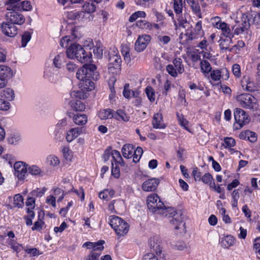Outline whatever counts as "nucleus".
<instances>
[{
  "instance_id": "13",
  "label": "nucleus",
  "mask_w": 260,
  "mask_h": 260,
  "mask_svg": "<svg viewBox=\"0 0 260 260\" xmlns=\"http://www.w3.org/2000/svg\"><path fill=\"white\" fill-rule=\"evenodd\" d=\"M150 40L151 37L149 35H143L140 36L135 42V47L136 50L138 52L144 50L150 42Z\"/></svg>"
},
{
  "instance_id": "5",
  "label": "nucleus",
  "mask_w": 260,
  "mask_h": 260,
  "mask_svg": "<svg viewBox=\"0 0 260 260\" xmlns=\"http://www.w3.org/2000/svg\"><path fill=\"white\" fill-rule=\"evenodd\" d=\"M237 100L240 105L243 108L249 109H256V98L248 93H243L237 96Z\"/></svg>"
},
{
  "instance_id": "8",
  "label": "nucleus",
  "mask_w": 260,
  "mask_h": 260,
  "mask_svg": "<svg viewBox=\"0 0 260 260\" xmlns=\"http://www.w3.org/2000/svg\"><path fill=\"white\" fill-rule=\"evenodd\" d=\"M121 61L120 55L110 54L108 66L109 71L112 73H116L120 70Z\"/></svg>"
},
{
  "instance_id": "56",
  "label": "nucleus",
  "mask_w": 260,
  "mask_h": 260,
  "mask_svg": "<svg viewBox=\"0 0 260 260\" xmlns=\"http://www.w3.org/2000/svg\"><path fill=\"white\" fill-rule=\"evenodd\" d=\"M72 108L76 111H82L85 109V105L80 101H77L73 104Z\"/></svg>"
},
{
  "instance_id": "28",
  "label": "nucleus",
  "mask_w": 260,
  "mask_h": 260,
  "mask_svg": "<svg viewBox=\"0 0 260 260\" xmlns=\"http://www.w3.org/2000/svg\"><path fill=\"white\" fill-rule=\"evenodd\" d=\"M114 194L113 189H105L99 193V197L101 199L108 201L113 197Z\"/></svg>"
},
{
  "instance_id": "47",
  "label": "nucleus",
  "mask_w": 260,
  "mask_h": 260,
  "mask_svg": "<svg viewBox=\"0 0 260 260\" xmlns=\"http://www.w3.org/2000/svg\"><path fill=\"white\" fill-rule=\"evenodd\" d=\"M23 199L19 194H16L14 197V206L18 208L22 207L23 205Z\"/></svg>"
},
{
  "instance_id": "63",
  "label": "nucleus",
  "mask_w": 260,
  "mask_h": 260,
  "mask_svg": "<svg viewBox=\"0 0 260 260\" xmlns=\"http://www.w3.org/2000/svg\"><path fill=\"white\" fill-rule=\"evenodd\" d=\"M150 245L151 249L155 251L156 254L157 255H160L161 253V248L159 244L157 243H155L154 242H153L152 243V241L150 242Z\"/></svg>"
},
{
  "instance_id": "15",
  "label": "nucleus",
  "mask_w": 260,
  "mask_h": 260,
  "mask_svg": "<svg viewBox=\"0 0 260 260\" xmlns=\"http://www.w3.org/2000/svg\"><path fill=\"white\" fill-rule=\"evenodd\" d=\"M2 31L6 36L10 37H13L17 34L18 29L16 26L9 22L2 23Z\"/></svg>"
},
{
  "instance_id": "4",
  "label": "nucleus",
  "mask_w": 260,
  "mask_h": 260,
  "mask_svg": "<svg viewBox=\"0 0 260 260\" xmlns=\"http://www.w3.org/2000/svg\"><path fill=\"white\" fill-rule=\"evenodd\" d=\"M109 223L119 236L125 235L129 230V225L127 223L117 216H110Z\"/></svg>"
},
{
  "instance_id": "45",
  "label": "nucleus",
  "mask_w": 260,
  "mask_h": 260,
  "mask_svg": "<svg viewBox=\"0 0 260 260\" xmlns=\"http://www.w3.org/2000/svg\"><path fill=\"white\" fill-rule=\"evenodd\" d=\"M42 173L41 170L37 166H28L27 175L30 174L32 175L37 176L41 175Z\"/></svg>"
},
{
  "instance_id": "40",
  "label": "nucleus",
  "mask_w": 260,
  "mask_h": 260,
  "mask_svg": "<svg viewBox=\"0 0 260 260\" xmlns=\"http://www.w3.org/2000/svg\"><path fill=\"white\" fill-rule=\"evenodd\" d=\"M187 3L190 5L192 10L194 13H199L201 11L200 6L198 1L195 0H186Z\"/></svg>"
},
{
  "instance_id": "62",
  "label": "nucleus",
  "mask_w": 260,
  "mask_h": 260,
  "mask_svg": "<svg viewBox=\"0 0 260 260\" xmlns=\"http://www.w3.org/2000/svg\"><path fill=\"white\" fill-rule=\"evenodd\" d=\"M10 108V104L3 99H0V110L7 111Z\"/></svg>"
},
{
  "instance_id": "25",
  "label": "nucleus",
  "mask_w": 260,
  "mask_h": 260,
  "mask_svg": "<svg viewBox=\"0 0 260 260\" xmlns=\"http://www.w3.org/2000/svg\"><path fill=\"white\" fill-rule=\"evenodd\" d=\"M135 149L134 146L132 144H125L122 148V153L124 157L129 158L133 156Z\"/></svg>"
},
{
  "instance_id": "37",
  "label": "nucleus",
  "mask_w": 260,
  "mask_h": 260,
  "mask_svg": "<svg viewBox=\"0 0 260 260\" xmlns=\"http://www.w3.org/2000/svg\"><path fill=\"white\" fill-rule=\"evenodd\" d=\"M145 93L150 102L152 103L155 101V92L151 86H148L146 87L145 88Z\"/></svg>"
},
{
  "instance_id": "31",
  "label": "nucleus",
  "mask_w": 260,
  "mask_h": 260,
  "mask_svg": "<svg viewBox=\"0 0 260 260\" xmlns=\"http://www.w3.org/2000/svg\"><path fill=\"white\" fill-rule=\"evenodd\" d=\"M114 118L117 120H123L125 122L129 120V116H128L123 110H118L116 113H114Z\"/></svg>"
},
{
  "instance_id": "3",
  "label": "nucleus",
  "mask_w": 260,
  "mask_h": 260,
  "mask_svg": "<svg viewBox=\"0 0 260 260\" xmlns=\"http://www.w3.org/2000/svg\"><path fill=\"white\" fill-rule=\"evenodd\" d=\"M162 211L160 212V215L168 217H173L171 222L174 225L175 230H179L180 226H184L185 223L183 221V217L181 211L177 212L176 210L172 207H166L164 205Z\"/></svg>"
},
{
  "instance_id": "9",
  "label": "nucleus",
  "mask_w": 260,
  "mask_h": 260,
  "mask_svg": "<svg viewBox=\"0 0 260 260\" xmlns=\"http://www.w3.org/2000/svg\"><path fill=\"white\" fill-rule=\"evenodd\" d=\"M241 84L244 90L250 92H257V88L258 86L257 85L256 82H254L250 77L244 76L241 80Z\"/></svg>"
},
{
  "instance_id": "50",
  "label": "nucleus",
  "mask_w": 260,
  "mask_h": 260,
  "mask_svg": "<svg viewBox=\"0 0 260 260\" xmlns=\"http://www.w3.org/2000/svg\"><path fill=\"white\" fill-rule=\"evenodd\" d=\"M210 73V77L212 80L214 81H217L220 80L221 77L222 72L221 70H214L213 71L211 70Z\"/></svg>"
},
{
  "instance_id": "24",
  "label": "nucleus",
  "mask_w": 260,
  "mask_h": 260,
  "mask_svg": "<svg viewBox=\"0 0 260 260\" xmlns=\"http://www.w3.org/2000/svg\"><path fill=\"white\" fill-rule=\"evenodd\" d=\"M98 116L101 120H106L114 118V111L111 109H103L99 112Z\"/></svg>"
},
{
  "instance_id": "29",
  "label": "nucleus",
  "mask_w": 260,
  "mask_h": 260,
  "mask_svg": "<svg viewBox=\"0 0 260 260\" xmlns=\"http://www.w3.org/2000/svg\"><path fill=\"white\" fill-rule=\"evenodd\" d=\"M65 56L64 53H60L55 56L53 60V63L54 67L56 68H60L65 62Z\"/></svg>"
},
{
  "instance_id": "19",
  "label": "nucleus",
  "mask_w": 260,
  "mask_h": 260,
  "mask_svg": "<svg viewBox=\"0 0 260 260\" xmlns=\"http://www.w3.org/2000/svg\"><path fill=\"white\" fill-rule=\"evenodd\" d=\"M58 71L53 67H48L45 69L44 76L50 81L53 82L56 80L58 76Z\"/></svg>"
},
{
  "instance_id": "21",
  "label": "nucleus",
  "mask_w": 260,
  "mask_h": 260,
  "mask_svg": "<svg viewBox=\"0 0 260 260\" xmlns=\"http://www.w3.org/2000/svg\"><path fill=\"white\" fill-rule=\"evenodd\" d=\"M239 137L242 140H248L251 143H254L257 140V135L256 133L249 130L240 133Z\"/></svg>"
},
{
  "instance_id": "49",
  "label": "nucleus",
  "mask_w": 260,
  "mask_h": 260,
  "mask_svg": "<svg viewBox=\"0 0 260 260\" xmlns=\"http://www.w3.org/2000/svg\"><path fill=\"white\" fill-rule=\"evenodd\" d=\"M143 153V150L142 148L140 147H138L136 150L134 151L133 153V161L135 162H137L139 161L142 154Z\"/></svg>"
},
{
  "instance_id": "41",
  "label": "nucleus",
  "mask_w": 260,
  "mask_h": 260,
  "mask_svg": "<svg viewBox=\"0 0 260 260\" xmlns=\"http://www.w3.org/2000/svg\"><path fill=\"white\" fill-rule=\"evenodd\" d=\"M174 10L176 16L182 14V0H174Z\"/></svg>"
},
{
  "instance_id": "34",
  "label": "nucleus",
  "mask_w": 260,
  "mask_h": 260,
  "mask_svg": "<svg viewBox=\"0 0 260 260\" xmlns=\"http://www.w3.org/2000/svg\"><path fill=\"white\" fill-rule=\"evenodd\" d=\"M232 43V38H226L224 39H220L219 44L220 48L222 50H226L229 49L231 44Z\"/></svg>"
},
{
  "instance_id": "44",
  "label": "nucleus",
  "mask_w": 260,
  "mask_h": 260,
  "mask_svg": "<svg viewBox=\"0 0 260 260\" xmlns=\"http://www.w3.org/2000/svg\"><path fill=\"white\" fill-rule=\"evenodd\" d=\"M236 145V141L232 137H225L224 138V143L222 144V146L225 148H231Z\"/></svg>"
},
{
  "instance_id": "17",
  "label": "nucleus",
  "mask_w": 260,
  "mask_h": 260,
  "mask_svg": "<svg viewBox=\"0 0 260 260\" xmlns=\"http://www.w3.org/2000/svg\"><path fill=\"white\" fill-rule=\"evenodd\" d=\"M214 26L222 31V34L226 38H233L234 37V34L232 31L229 26L224 22H222L219 20L216 22Z\"/></svg>"
},
{
  "instance_id": "59",
  "label": "nucleus",
  "mask_w": 260,
  "mask_h": 260,
  "mask_svg": "<svg viewBox=\"0 0 260 260\" xmlns=\"http://www.w3.org/2000/svg\"><path fill=\"white\" fill-rule=\"evenodd\" d=\"M166 71L169 75L173 77H176L178 75V72L172 64H168L166 67Z\"/></svg>"
},
{
  "instance_id": "6",
  "label": "nucleus",
  "mask_w": 260,
  "mask_h": 260,
  "mask_svg": "<svg viewBox=\"0 0 260 260\" xmlns=\"http://www.w3.org/2000/svg\"><path fill=\"white\" fill-rule=\"evenodd\" d=\"M15 175L19 180H24L27 176L28 165L22 161H18L14 164Z\"/></svg>"
},
{
  "instance_id": "51",
  "label": "nucleus",
  "mask_w": 260,
  "mask_h": 260,
  "mask_svg": "<svg viewBox=\"0 0 260 260\" xmlns=\"http://www.w3.org/2000/svg\"><path fill=\"white\" fill-rule=\"evenodd\" d=\"M31 34L28 31H25L22 35L21 39V46L22 47H25L27 43L30 41L31 39Z\"/></svg>"
},
{
  "instance_id": "58",
  "label": "nucleus",
  "mask_w": 260,
  "mask_h": 260,
  "mask_svg": "<svg viewBox=\"0 0 260 260\" xmlns=\"http://www.w3.org/2000/svg\"><path fill=\"white\" fill-rule=\"evenodd\" d=\"M95 245H93L92 250L91 251H93L96 252V251H102L104 247L103 244L105 243V241L104 240H100L96 242H94Z\"/></svg>"
},
{
  "instance_id": "61",
  "label": "nucleus",
  "mask_w": 260,
  "mask_h": 260,
  "mask_svg": "<svg viewBox=\"0 0 260 260\" xmlns=\"http://www.w3.org/2000/svg\"><path fill=\"white\" fill-rule=\"evenodd\" d=\"M111 155L115 162L120 163V160H122L120 152L117 150H112L111 151Z\"/></svg>"
},
{
  "instance_id": "54",
  "label": "nucleus",
  "mask_w": 260,
  "mask_h": 260,
  "mask_svg": "<svg viewBox=\"0 0 260 260\" xmlns=\"http://www.w3.org/2000/svg\"><path fill=\"white\" fill-rule=\"evenodd\" d=\"M48 163L52 166H58L60 163L59 158L54 155H50L47 157Z\"/></svg>"
},
{
  "instance_id": "55",
  "label": "nucleus",
  "mask_w": 260,
  "mask_h": 260,
  "mask_svg": "<svg viewBox=\"0 0 260 260\" xmlns=\"http://www.w3.org/2000/svg\"><path fill=\"white\" fill-rule=\"evenodd\" d=\"M201 180L205 184H208L211 186V184L214 183L213 178L210 173H206L201 178Z\"/></svg>"
},
{
  "instance_id": "53",
  "label": "nucleus",
  "mask_w": 260,
  "mask_h": 260,
  "mask_svg": "<svg viewBox=\"0 0 260 260\" xmlns=\"http://www.w3.org/2000/svg\"><path fill=\"white\" fill-rule=\"evenodd\" d=\"M101 255V253L91 251L89 254L85 256L84 258V260H100L99 257Z\"/></svg>"
},
{
  "instance_id": "35",
  "label": "nucleus",
  "mask_w": 260,
  "mask_h": 260,
  "mask_svg": "<svg viewBox=\"0 0 260 260\" xmlns=\"http://www.w3.org/2000/svg\"><path fill=\"white\" fill-rule=\"evenodd\" d=\"M93 53L96 58H102L103 55V46L101 43H96L95 46L93 47Z\"/></svg>"
},
{
  "instance_id": "10",
  "label": "nucleus",
  "mask_w": 260,
  "mask_h": 260,
  "mask_svg": "<svg viewBox=\"0 0 260 260\" xmlns=\"http://www.w3.org/2000/svg\"><path fill=\"white\" fill-rule=\"evenodd\" d=\"M234 118L236 123L239 125L240 128L248 123L250 120L246 113L244 110L238 108L234 111Z\"/></svg>"
},
{
  "instance_id": "12",
  "label": "nucleus",
  "mask_w": 260,
  "mask_h": 260,
  "mask_svg": "<svg viewBox=\"0 0 260 260\" xmlns=\"http://www.w3.org/2000/svg\"><path fill=\"white\" fill-rule=\"evenodd\" d=\"M8 22L15 24L21 25L25 22V18L19 12L12 11L7 14Z\"/></svg>"
},
{
  "instance_id": "11",
  "label": "nucleus",
  "mask_w": 260,
  "mask_h": 260,
  "mask_svg": "<svg viewBox=\"0 0 260 260\" xmlns=\"http://www.w3.org/2000/svg\"><path fill=\"white\" fill-rule=\"evenodd\" d=\"M202 27V21H199L196 23L193 30L188 29L185 33V35L187 37V40L192 41L202 36L203 31Z\"/></svg>"
},
{
  "instance_id": "39",
  "label": "nucleus",
  "mask_w": 260,
  "mask_h": 260,
  "mask_svg": "<svg viewBox=\"0 0 260 260\" xmlns=\"http://www.w3.org/2000/svg\"><path fill=\"white\" fill-rule=\"evenodd\" d=\"M136 25L139 27L145 30H150L152 27V24L146 20H138L136 22Z\"/></svg>"
},
{
  "instance_id": "30",
  "label": "nucleus",
  "mask_w": 260,
  "mask_h": 260,
  "mask_svg": "<svg viewBox=\"0 0 260 260\" xmlns=\"http://www.w3.org/2000/svg\"><path fill=\"white\" fill-rule=\"evenodd\" d=\"M94 2L92 1H89V2H85L82 6L83 10L88 13H93L95 11L96 6L94 4Z\"/></svg>"
},
{
  "instance_id": "27",
  "label": "nucleus",
  "mask_w": 260,
  "mask_h": 260,
  "mask_svg": "<svg viewBox=\"0 0 260 260\" xmlns=\"http://www.w3.org/2000/svg\"><path fill=\"white\" fill-rule=\"evenodd\" d=\"M152 205L151 208H148L152 213L159 214L160 212L163 211L162 207H164V204L160 200L153 203Z\"/></svg>"
},
{
  "instance_id": "33",
  "label": "nucleus",
  "mask_w": 260,
  "mask_h": 260,
  "mask_svg": "<svg viewBox=\"0 0 260 260\" xmlns=\"http://www.w3.org/2000/svg\"><path fill=\"white\" fill-rule=\"evenodd\" d=\"M174 67L179 74H182L184 71V65L182 63V59L180 58H176L173 61Z\"/></svg>"
},
{
  "instance_id": "18",
  "label": "nucleus",
  "mask_w": 260,
  "mask_h": 260,
  "mask_svg": "<svg viewBox=\"0 0 260 260\" xmlns=\"http://www.w3.org/2000/svg\"><path fill=\"white\" fill-rule=\"evenodd\" d=\"M236 241V239L233 236L229 235L222 237L219 240V243L222 248L229 249L230 247L234 245Z\"/></svg>"
},
{
  "instance_id": "48",
  "label": "nucleus",
  "mask_w": 260,
  "mask_h": 260,
  "mask_svg": "<svg viewBox=\"0 0 260 260\" xmlns=\"http://www.w3.org/2000/svg\"><path fill=\"white\" fill-rule=\"evenodd\" d=\"M159 200H160L156 194H152L149 196L147 199V205L148 208H151L152 205V204Z\"/></svg>"
},
{
  "instance_id": "32",
  "label": "nucleus",
  "mask_w": 260,
  "mask_h": 260,
  "mask_svg": "<svg viewBox=\"0 0 260 260\" xmlns=\"http://www.w3.org/2000/svg\"><path fill=\"white\" fill-rule=\"evenodd\" d=\"M200 67L202 72L204 74H209L212 70L211 64L207 60H201Z\"/></svg>"
},
{
  "instance_id": "57",
  "label": "nucleus",
  "mask_w": 260,
  "mask_h": 260,
  "mask_svg": "<svg viewBox=\"0 0 260 260\" xmlns=\"http://www.w3.org/2000/svg\"><path fill=\"white\" fill-rule=\"evenodd\" d=\"M199 142L202 145L205 144L209 141V135L206 132L204 133H200L198 137Z\"/></svg>"
},
{
  "instance_id": "64",
  "label": "nucleus",
  "mask_w": 260,
  "mask_h": 260,
  "mask_svg": "<svg viewBox=\"0 0 260 260\" xmlns=\"http://www.w3.org/2000/svg\"><path fill=\"white\" fill-rule=\"evenodd\" d=\"M155 69L157 71H162L165 69L164 65L162 63L160 58H155L154 63Z\"/></svg>"
},
{
  "instance_id": "22",
  "label": "nucleus",
  "mask_w": 260,
  "mask_h": 260,
  "mask_svg": "<svg viewBox=\"0 0 260 260\" xmlns=\"http://www.w3.org/2000/svg\"><path fill=\"white\" fill-rule=\"evenodd\" d=\"M83 132L82 128L79 127L72 128L68 133L66 136L67 141L71 142L77 138Z\"/></svg>"
},
{
  "instance_id": "38",
  "label": "nucleus",
  "mask_w": 260,
  "mask_h": 260,
  "mask_svg": "<svg viewBox=\"0 0 260 260\" xmlns=\"http://www.w3.org/2000/svg\"><path fill=\"white\" fill-rule=\"evenodd\" d=\"M173 248L182 251L187 248L186 244L182 241H178L176 242H173L171 244Z\"/></svg>"
},
{
  "instance_id": "23",
  "label": "nucleus",
  "mask_w": 260,
  "mask_h": 260,
  "mask_svg": "<svg viewBox=\"0 0 260 260\" xmlns=\"http://www.w3.org/2000/svg\"><path fill=\"white\" fill-rule=\"evenodd\" d=\"M152 124L155 128H165L166 125L162 121V116L160 113H156L153 117Z\"/></svg>"
},
{
  "instance_id": "16",
  "label": "nucleus",
  "mask_w": 260,
  "mask_h": 260,
  "mask_svg": "<svg viewBox=\"0 0 260 260\" xmlns=\"http://www.w3.org/2000/svg\"><path fill=\"white\" fill-rule=\"evenodd\" d=\"M159 181L158 178L149 179L142 184V189L145 191H153L156 189Z\"/></svg>"
},
{
  "instance_id": "52",
  "label": "nucleus",
  "mask_w": 260,
  "mask_h": 260,
  "mask_svg": "<svg viewBox=\"0 0 260 260\" xmlns=\"http://www.w3.org/2000/svg\"><path fill=\"white\" fill-rule=\"evenodd\" d=\"M121 53L124 57V59L127 63L131 61V56L129 54V49L127 47H122L121 48Z\"/></svg>"
},
{
  "instance_id": "42",
  "label": "nucleus",
  "mask_w": 260,
  "mask_h": 260,
  "mask_svg": "<svg viewBox=\"0 0 260 260\" xmlns=\"http://www.w3.org/2000/svg\"><path fill=\"white\" fill-rule=\"evenodd\" d=\"M156 39L160 46L168 44L171 41V38L168 36L157 35Z\"/></svg>"
},
{
  "instance_id": "2",
  "label": "nucleus",
  "mask_w": 260,
  "mask_h": 260,
  "mask_svg": "<svg viewBox=\"0 0 260 260\" xmlns=\"http://www.w3.org/2000/svg\"><path fill=\"white\" fill-rule=\"evenodd\" d=\"M67 55L69 58H76L83 63L90 61V57L86 54L85 51L81 45L77 44H71L67 50Z\"/></svg>"
},
{
  "instance_id": "43",
  "label": "nucleus",
  "mask_w": 260,
  "mask_h": 260,
  "mask_svg": "<svg viewBox=\"0 0 260 260\" xmlns=\"http://www.w3.org/2000/svg\"><path fill=\"white\" fill-rule=\"evenodd\" d=\"M146 16V14L145 12L138 11L132 14V15L129 17L128 20L129 22H133L139 17L145 18Z\"/></svg>"
},
{
  "instance_id": "7",
  "label": "nucleus",
  "mask_w": 260,
  "mask_h": 260,
  "mask_svg": "<svg viewBox=\"0 0 260 260\" xmlns=\"http://www.w3.org/2000/svg\"><path fill=\"white\" fill-rule=\"evenodd\" d=\"M13 76L12 70L9 67L0 66V88L5 87L8 79Z\"/></svg>"
},
{
  "instance_id": "36",
  "label": "nucleus",
  "mask_w": 260,
  "mask_h": 260,
  "mask_svg": "<svg viewBox=\"0 0 260 260\" xmlns=\"http://www.w3.org/2000/svg\"><path fill=\"white\" fill-rule=\"evenodd\" d=\"M3 96L9 101H13L15 99L14 90L10 88L4 89L3 91Z\"/></svg>"
},
{
  "instance_id": "26",
  "label": "nucleus",
  "mask_w": 260,
  "mask_h": 260,
  "mask_svg": "<svg viewBox=\"0 0 260 260\" xmlns=\"http://www.w3.org/2000/svg\"><path fill=\"white\" fill-rule=\"evenodd\" d=\"M21 0H9L7 3V9L8 10L20 11Z\"/></svg>"
},
{
  "instance_id": "1",
  "label": "nucleus",
  "mask_w": 260,
  "mask_h": 260,
  "mask_svg": "<svg viewBox=\"0 0 260 260\" xmlns=\"http://www.w3.org/2000/svg\"><path fill=\"white\" fill-rule=\"evenodd\" d=\"M99 76L96 67L94 64H85L77 71L76 73L77 78L80 81L79 85L81 89L72 91L71 92V96L80 99L87 98L88 93L86 91H91L95 87L94 83L91 79L96 80Z\"/></svg>"
},
{
  "instance_id": "14",
  "label": "nucleus",
  "mask_w": 260,
  "mask_h": 260,
  "mask_svg": "<svg viewBox=\"0 0 260 260\" xmlns=\"http://www.w3.org/2000/svg\"><path fill=\"white\" fill-rule=\"evenodd\" d=\"M176 17H177V21L178 22L174 19V24L176 29L181 27L186 31L188 29L192 27V25L190 23L189 21H187L185 15L181 14L176 16Z\"/></svg>"
},
{
  "instance_id": "46",
  "label": "nucleus",
  "mask_w": 260,
  "mask_h": 260,
  "mask_svg": "<svg viewBox=\"0 0 260 260\" xmlns=\"http://www.w3.org/2000/svg\"><path fill=\"white\" fill-rule=\"evenodd\" d=\"M44 225L45 222L43 219L40 218V215H39L38 220L34 223V226L31 228V229L33 231L36 230L40 231L42 230Z\"/></svg>"
},
{
  "instance_id": "20",
  "label": "nucleus",
  "mask_w": 260,
  "mask_h": 260,
  "mask_svg": "<svg viewBox=\"0 0 260 260\" xmlns=\"http://www.w3.org/2000/svg\"><path fill=\"white\" fill-rule=\"evenodd\" d=\"M73 120L76 125H84L86 124L88 121V116L85 114L78 113L73 114Z\"/></svg>"
},
{
  "instance_id": "60",
  "label": "nucleus",
  "mask_w": 260,
  "mask_h": 260,
  "mask_svg": "<svg viewBox=\"0 0 260 260\" xmlns=\"http://www.w3.org/2000/svg\"><path fill=\"white\" fill-rule=\"evenodd\" d=\"M31 8L30 2L28 1H21L20 11H29Z\"/></svg>"
}]
</instances>
